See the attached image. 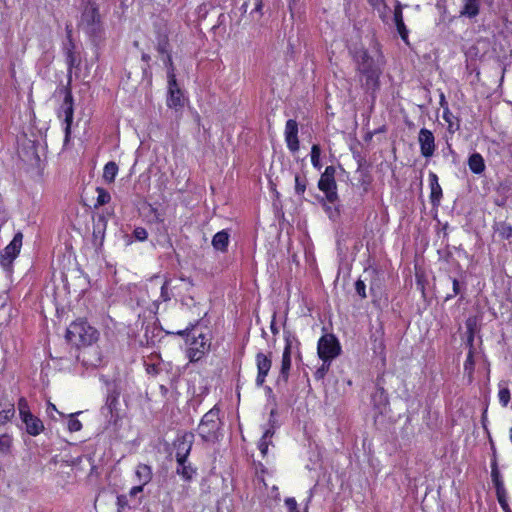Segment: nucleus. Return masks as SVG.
Masks as SVG:
<instances>
[{"instance_id":"a19ab883","label":"nucleus","mask_w":512,"mask_h":512,"mask_svg":"<svg viewBox=\"0 0 512 512\" xmlns=\"http://www.w3.org/2000/svg\"><path fill=\"white\" fill-rule=\"evenodd\" d=\"M169 284H170V281L166 280L161 287L160 298L164 302H167L171 299V292H170Z\"/></svg>"},{"instance_id":"0e129e2a","label":"nucleus","mask_w":512,"mask_h":512,"mask_svg":"<svg viewBox=\"0 0 512 512\" xmlns=\"http://www.w3.org/2000/svg\"><path fill=\"white\" fill-rule=\"evenodd\" d=\"M180 279H181L182 281L187 282L190 286H192V285H193L192 281H191L189 278L181 277Z\"/></svg>"},{"instance_id":"6e6552de","label":"nucleus","mask_w":512,"mask_h":512,"mask_svg":"<svg viewBox=\"0 0 512 512\" xmlns=\"http://www.w3.org/2000/svg\"><path fill=\"white\" fill-rule=\"evenodd\" d=\"M119 396L120 392L116 388L109 391L105 404L101 408L102 415L110 422L116 423L120 418L119 415Z\"/></svg>"},{"instance_id":"9b49d317","label":"nucleus","mask_w":512,"mask_h":512,"mask_svg":"<svg viewBox=\"0 0 512 512\" xmlns=\"http://www.w3.org/2000/svg\"><path fill=\"white\" fill-rule=\"evenodd\" d=\"M167 105L170 108L179 109L184 106V100L181 90L177 86L176 77L173 69L168 72V98Z\"/></svg>"},{"instance_id":"4d7b16f0","label":"nucleus","mask_w":512,"mask_h":512,"mask_svg":"<svg viewBox=\"0 0 512 512\" xmlns=\"http://www.w3.org/2000/svg\"><path fill=\"white\" fill-rule=\"evenodd\" d=\"M440 106H441L443 109H444V107H448V103H447V101H446L445 96H444V94H443V93L440 95Z\"/></svg>"},{"instance_id":"393cba45","label":"nucleus","mask_w":512,"mask_h":512,"mask_svg":"<svg viewBox=\"0 0 512 512\" xmlns=\"http://www.w3.org/2000/svg\"><path fill=\"white\" fill-rule=\"evenodd\" d=\"M135 474L140 484L144 486L152 479L151 467L146 464H139L136 468Z\"/></svg>"},{"instance_id":"2eb2a0df","label":"nucleus","mask_w":512,"mask_h":512,"mask_svg":"<svg viewBox=\"0 0 512 512\" xmlns=\"http://www.w3.org/2000/svg\"><path fill=\"white\" fill-rule=\"evenodd\" d=\"M285 142L288 149L295 153L299 150V139H298V123L294 119H289L285 125Z\"/></svg>"},{"instance_id":"2f4dec72","label":"nucleus","mask_w":512,"mask_h":512,"mask_svg":"<svg viewBox=\"0 0 512 512\" xmlns=\"http://www.w3.org/2000/svg\"><path fill=\"white\" fill-rule=\"evenodd\" d=\"M307 178L305 175H295V193L298 196H303L306 191Z\"/></svg>"},{"instance_id":"864d4df0","label":"nucleus","mask_w":512,"mask_h":512,"mask_svg":"<svg viewBox=\"0 0 512 512\" xmlns=\"http://www.w3.org/2000/svg\"><path fill=\"white\" fill-rule=\"evenodd\" d=\"M394 21H395V24L400 23V22H404L403 21L402 10H401V8L399 6L395 8V11H394Z\"/></svg>"},{"instance_id":"e433bc0d","label":"nucleus","mask_w":512,"mask_h":512,"mask_svg":"<svg viewBox=\"0 0 512 512\" xmlns=\"http://www.w3.org/2000/svg\"><path fill=\"white\" fill-rule=\"evenodd\" d=\"M495 490H496L497 500H498L501 508H506L505 506H506V504H508V502H507V491H506L505 487H500Z\"/></svg>"},{"instance_id":"69168bd1","label":"nucleus","mask_w":512,"mask_h":512,"mask_svg":"<svg viewBox=\"0 0 512 512\" xmlns=\"http://www.w3.org/2000/svg\"><path fill=\"white\" fill-rule=\"evenodd\" d=\"M505 507L506 508H502L504 510V512H512L508 504H506Z\"/></svg>"},{"instance_id":"4be33fe9","label":"nucleus","mask_w":512,"mask_h":512,"mask_svg":"<svg viewBox=\"0 0 512 512\" xmlns=\"http://www.w3.org/2000/svg\"><path fill=\"white\" fill-rule=\"evenodd\" d=\"M469 169L475 174H481L485 170L484 158L479 153H473L468 159Z\"/></svg>"},{"instance_id":"de8ad7c7","label":"nucleus","mask_w":512,"mask_h":512,"mask_svg":"<svg viewBox=\"0 0 512 512\" xmlns=\"http://www.w3.org/2000/svg\"><path fill=\"white\" fill-rule=\"evenodd\" d=\"M452 284H453V293L452 294H448L445 297L446 301L450 300L451 298H453L454 296H456V295H458L460 293V285H459L458 280L454 278L452 280Z\"/></svg>"},{"instance_id":"4468645a","label":"nucleus","mask_w":512,"mask_h":512,"mask_svg":"<svg viewBox=\"0 0 512 512\" xmlns=\"http://www.w3.org/2000/svg\"><path fill=\"white\" fill-rule=\"evenodd\" d=\"M255 361L257 366L256 385L260 387L264 384L266 376L268 375L271 369V355L264 354L263 352H258L256 354Z\"/></svg>"},{"instance_id":"3c124183","label":"nucleus","mask_w":512,"mask_h":512,"mask_svg":"<svg viewBox=\"0 0 512 512\" xmlns=\"http://www.w3.org/2000/svg\"><path fill=\"white\" fill-rule=\"evenodd\" d=\"M127 505V499L124 495H119L117 497V506H118V512H122V510Z\"/></svg>"},{"instance_id":"a18cd8bd","label":"nucleus","mask_w":512,"mask_h":512,"mask_svg":"<svg viewBox=\"0 0 512 512\" xmlns=\"http://www.w3.org/2000/svg\"><path fill=\"white\" fill-rule=\"evenodd\" d=\"M395 25H396V28H397V31H398L400 37L402 38V40L404 42L407 43L408 42V30H407L404 22H400Z\"/></svg>"},{"instance_id":"9d476101","label":"nucleus","mask_w":512,"mask_h":512,"mask_svg":"<svg viewBox=\"0 0 512 512\" xmlns=\"http://www.w3.org/2000/svg\"><path fill=\"white\" fill-rule=\"evenodd\" d=\"M73 97L69 89H65V97L59 110V116H64L65 122V143L69 141L71 124L73 121Z\"/></svg>"},{"instance_id":"ddd939ff","label":"nucleus","mask_w":512,"mask_h":512,"mask_svg":"<svg viewBox=\"0 0 512 512\" xmlns=\"http://www.w3.org/2000/svg\"><path fill=\"white\" fill-rule=\"evenodd\" d=\"M418 144L420 153L425 158H431L436 150L435 136L427 128H421L418 133Z\"/></svg>"},{"instance_id":"c85d7f7f","label":"nucleus","mask_w":512,"mask_h":512,"mask_svg":"<svg viewBox=\"0 0 512 512\" xmlns=\"http://www.w3.org/2000/svg\"><path fill=\"white\" fill-rule=\"evenodd\" d=\"M495 232L502 239H509L512 236V226L506 222H499L495 226Z\"/></svg>"},{"instance_id":"7ed1b4c3","label":"nucleus","mask_w":512,"mask_h":512,"mask_svg":"<svg viewBox=\"0 0 512 512\" xmlns=\"http://www.w3.org/2000/svg\"><path fill=\"white\" fill-rule=\"evenodd\" d=\"M178 334L187 336L189 342L188 357L191 361L200 360L205 352L209 350L210 342L205 333L186 328L179 331Z\"/></svg>"},{"instance_id":"a878e982","label":"nucleus","mask_w":512,"mask_h":512,"mask_svg":"<svg viewBox=\"0 0 512 512\" xmlns=\"http://www.w3.org/2000/svg\"><path fill=\"white\" fill-rule=\"evenodd\" d=\"M443 119L447 123V129L450 133H454L460 127L457 117L453 115L449 107H444Z\"/></svg>"},{"instance_id":"0eeeda50","label":"nucleus","mask_w":512,"mask_h":512,"mask_svg":"<svg viewBox=\"0 0 512 512\" xmlns=\"http://www.w3.org/2000/svg\"><path fill=\"white\" fill-rule=\"evenodd\" d=\"M285 347L282 354L280 377L284 381L288 380L291 368V355L294 349L298 348L299 342L290 332H285Z\"/></svg>"},{"instance_id":"72a5a7b5","label":"nucleus","mask_w":512,"mask_h":512,"mask_svg":"<svg viewBox=\"0 0 512 512\" xmlns=\"http://www.w3.org/2000/svg\"><path fill=\"white\" fill-rule=\"evenodd\" d=\"M474 366H475L474 351L472 348H470V350L467 354V358L464 362V371L468 373L469 377L472 376V373L474 371Z\"/></svg>"},{"instance_id":"7c9ffc66","label":"nucleus","mask_w":512,"mask_h":512,"mask_svg":"<svg viewBox=\"0 0 512 512\" xmlns=\"http://www.w3.org/2000/svg\"><path fill=\"white\" fill-rule=\"evenodd\" d=\"M310 155H311V163H312L313 167L317 170H320L322 168V163L320 161V156H321L320 146L317 144L312 145Z\"/></svg>"},{"instance_id":"aec40b11","label":"nucleus","mask_w":512,"mask_h":512,"mask_svg":"<svg viewBox=\"0 0 512 512\" xmlns=\"http://www.w3.org/2000/svg\"><path fill=\"white\" fill-rule=\"evenodd\" d=\"M15 414L14 404L6 397L0 398V424L7 423Z\"/></svg>"},{"instance_id":"1a4fd4ad","label":"nucleus","mask_w":512,"mask_h":512,"mask_svg":"<svg viewBox=\"0 0 512 512\" xmlns=\"http://www.w3.org/2000/svg\"><path fill=\"white\" fill-rule=\"evenodd\" d=\"M23 235L18 232L14 235L12 241L4 248L0 255V264L3 267H9L19 255L22 247Z\"/></svg>"},{"instance_id":"5fc2aeb1","label":"nucleus","mask_w":512,"mask_h":512,"mask_svg":"<svg viewBox=\"0 0 512 512\" xmlns=\"http://www.w3.org/2000/svg\"><path fill=\"white\" fill-rule=\"evenodd\" d=\"M143 487H144V485H142V484L132 487L130 490V495L136 496L138 493L143 491Z\"/></svg>"},{"instance_id":"6e6d98bb","label":"nucleus","mask_w":512,"mask_h":512,"mask_svg":"<svg viewBox=\"0 0 512 512\" xmlns=\"http://www.w3.org/2000/svg\"><path fill=\"white\" fill-rule=\"evenodd\" d=\"M262 8H263V2L262 0H256L255 2V8L253 11L257 12V13H262Z\"/></svg>"},{"instance_id":"a211bd4d","label":"nucleus","mask_w":512,"mask_h":512,"mask_svg":"<svg viewBox=\"0 0 512 512\" xmlns=\"http://www.w3.org/2000/svg\"><path fill=\"white\" fill-rule=\"evenodd\" d=\"M430 200L433 206H438L442 198V188L438 182V176L434 172L429 173Z\"/></svg>"},{"instance_id":"bf43d9fd","label":"nucleus","mask_w":512,"mask_h":512,"mask_svg":"<svg viewBox=\"0 0 512 512\" xmlns=\"http://www.w3.org/2000/svg\"><path fill=\"white\" fill-rule=\"evenodd\" d=\"M377 396H379L380 398H383L385 401L387 400L385 391L383 388H380L374 397H377Z\"/></svg>"},{"instance_id":"09e8293b","label":"nucleus","mask_w":512,"mask_h":512,"mask_svg":"<svg viewBox=\"0 0 512 512\" xmlns=\"http://www.w3.org/2000/svg\"><path fill=\"white\" fill-rule=\"evenodd\" d=\"M67 34H68L69 44L67 46H65L66 58L68 56H74V53H73L74 44L71 40V30H69L68 28H67Z\"/></svg>"},{"instance_id":"052dcab7","label":"nucleus","mask_w":512,"mask_h":512,"mask_svg":"<svg viewBox=\"0 0 512 512\" xmlns=\"http://www.w3.org/2000/svg\"><path fill=\"white\" fill-rule=\"evenodd\" d=\"M491 471H499L497 461L495 458L491 462Z\"/></svg>"},{"instance_id":"338daca9","label":"nucleus","mask_w":512,"mask_h":512,"mask_svg":"<svg viewBox=\"0 0 512 512\" xmlns=\"http://www.w3.org/2000/svg\"><path fill=\"white\" fill-rule=\"evenodd\" d=\"M49 407L51 408V410H54V411H56V407H55V405H54V404H52V403H49Z\"/></svg>"},{"instance_id":"680f3d73","label":"nucleus","mask_w":512,"mask_h":512,"mask_svg":"<svg viewBox=\"0 0 512 512\" xmlns=\"http://www.w3.org/2000/svg\"><path fill=\"white\" fill-rule=\"evenodd\" d=\"M270 328L273 334L278 333V328L276 327L274 320L272 321Z\"/></svg>"},{"instance_id":"4c0bfd02","label":"nucleus","mask_w":512,"mask_h":512,"mask_svg":"<svg viewBox=\"0 0 512 512\" xmlns=\"http://www.w3.org/2000/svg\"><path fill=\"white\" fill-rule=\"evenodd\" d=\"M74 416L75 414H71L70 419L68 421V430L70 432H78L82 429V423Z\"/></svg>"},{"instance_id":"e2e57ef3","label":"nucleus","mask_w":512,"mask_h":512,"mask_svg":"<svg viewBox=\"0 0 512 512\" xmlns=\"http://www.w3.org/2000/svg\"><path fill=\"white\" fill-rule=\"evenodd\" d=\"M141 58L144 62H149L151 59L150 55L146 53H143Z\"/></svg>"},{"instance_id":"f03ea898","label":"nucleus","mask_w":512,"mask_h":512,"mask_svg":"<svg viewBox=\"0 0 512 512\" xmlns=\"http://www.w3.org/2000/svg\"><path fill=\"white\" fill-rule=\"evenodd\" d=\"M353 59L356 62L357 70L366 77V84L374 85L378 80L380 71L368 51L364 48L356 49L353 53Z\"/></svg>"},{"instance_id":"412c9836","label":"nucleus","mask_w":512,"mask_h":512,"mask_svg":"<svg viewBox=\"0 0 512 512\" xmlns=\"http://www.w3.org/2000/svg\"><path fill=\"white\" fill-rule=\"evenodd\" d=\"M106 225H107V222L104 219V217H99L98 220L96 222H94V224H93V239L95 242H98V243H94V245H96V246L102 245L104 235H105Z\"/></svg>"},{"instance_id":"13d9d810","label":"nucleus","mask_w":512,"mask_h":512,"mask_svg":"<svg viewBox=\"0 0 512 512\" xmlns=\"http://www.w3.org/2000/svg\"><path fill=\"white\" fill-rule=\"evenodd\" d=\"M66 59H67V64H68L69 68H72L75 63V56H68Z\"/></svg>"},{"instance_id":"f704fd0d","label":"nucleus","mask_w":512,"mask_h":512,"mask_svg":"<svg viewBox=\"0 0 512 512\" xmlns=\"http://www.w3.org/2000/svg\"><path fill=\"white\" fill-rule=\"evenodd\" d=\"M322 361V365L314 372V378L316 380H322L330 368V362H325V360Z\"/></svg>"},{"instance_id":"79ce46f5","label":"nucleus","mask_w":512,"mask_h":512,"mask_svg":"<svg viewBox=\"0 0 512 512\" xmlns=\"http://www.w3.org/2000/svg\"><path fill=\"white\" fill-rule=\"evenodd\" d=\"M355 290L357 294L360 296L361 299H365L367 297L366 295V284L363 280L358 279L355 282Z\"/></svg>"},{"instance_id":"37998d69","label":"nucleus","mask_w":512,"mask_h":512,"mask_svg":"<svg viewBox=\"0 0 512 512\" xmlns=\"http://www.w3.org/2000/svg\"><path fill=\"white\" fill-rule=\"evenodd\" d=\"M491 478L492 482L494 484L495 489H498L500 487H505L504 482L502 480L500 471H491Z\"/></svg>"},{"instance_id":"39448f33","label":"nucleus","mask_w":512,"mask_h":512,"mask_svg":"<svg viewBox=\"0 0 512 512\" xmlns=\"http://www.w3.org/2000/svg\"><path fill=\"white\" fill-rule=\"evenodd\" d=\"M79 25L89 35L99 33L101 29V18L99 10L94 4L85 6Z\"/></svg>"},{"instance_id":"dca6fc26","label":"nucleus","mask_w":512,"mask_h":512,"mask_svg":"<svg viewBox=\"0 0 512 512\" xmlns=\"http://www.w3.org/2000/svg\"><path fill=\"white\" fill-rule=\"evenodd\" d=\"M318 188L325 193L326 199L330 203H335L338 199L337 184L335 178L321 176L318 181Z\"/></svg>"},{"instance_id":"cd10ccee","label":"nucleus","mask_w":512,"mask_h":512,"mask_svg":"<svg viewBox=\"0 0 512 512\" xmlns=\"http://www.w3.org/2000/svg\"><path fill=\"white\" fill-rule=\"evenodd\" d=\"M118 173V166L115 162H108L104 166L103 178L108 182H113Z\"/></svg>"},{"instance_id":"473e14b6","label":"nucleus","mask_w":512,"mask_h":512,"mask_svg":"<svg viewBox=\"0 0 512 512\" xmlns=\"http://www.w3.org/2000/svg\"><path fill=\"white\" fill-rule=\"evenodd\" d=\"M157 50L161 54H167V62L170 64V66H172V58L169 54V43L167 37H164L158 41ZM171 69H173V67H171Z\"/></svg>"},{"instance_id":"49530a36","label":"nucleus","mask_w":512,"mask_h":512,"mask_svg":"<svg viewBox=\"0 0 512 512\" xmlns=\"http://www.w3.org/2000/svg\"><path fill=\"white\" fill-rule=\"evenodd\" d=\"M285 505L287 506L289 512H299L298 505H297L295 498H293V497L286 498Z\"/></svg>"},{"instance_id":"5701e85b","label":"nucleus","mask_w":512,"mask_h":512,"mask_svg":"<svg viewBox=\"0 0 512 512\" xmlns=\"http://www.w3.org/2000/svg\"><path fill=\"white\" fill-rule=\"evenodd\" d=\"M229 243V234L225 231L217 232L212 239V245L216 250L226 251Z\"/></svg>"},{"instance_id":"20e7f679","label":"nucleus","mask_w":512,"mask_h":512,"mask_svg":"<svg viewBox=\"0 0 512 512\" xmlns=\"http://www.w3.org/2000/svg\"><path fill=\"white\" fill-rule=\"evenodd\" d=\"M219 414L220 409L214 406L202 417L198 425V433L204 441H215L218 438L217 433L221 424Z\"/></svg>"},{"instance_id":"603ef678","label":"nucleus","mask_w":512,"mask_h":512,"mask_svg":"<svg viewBox=\"0 0 512 512\" xmlns=\"http://www.w3.org/2000/svg\"><path fill=\"white\" fill-rule=\"evenodd\" d=\"M375 9L381 10L385 9L386 5L384 3V0H367Z\"/></svg>"},{"instance_id":"423d86ee","label":"nucleus","mask_w":512,"mask_h":512,"mask_svg":"<svg viewBox=\"0 0 512 512\" xmlns=\"http://www.w3.org/2000/svg\"><path fill=\"white\" fill-rule=\"evenodd\" d=\"M340 350V344L333 334H325L318 341V356L325 362H331L340 354Z\"/></svg>"},{"instance_id":"c03bdc74","label":"nucleus","mask_w":512,"mask_h":512,"mask_svg":"<svg viewBox=\"0 0 512 512\" xmlns=\"http://www.w3.org/2000/svg\"><path fill=\"white\" fill-rule=\"evenodd\" d=\"M133 236L139 241H144L147 239L148 233L145 228L136 227L133 231Z\"/></svg>"},{"instance_id":"6ab92c4d","label":"nucleus","mask_w":512,"mask_h":512,"mask_svg":"<svg viewBox=\"0 0 512 512\" xmlns=\"http://www.w3.org/2000/svg\"><path fill=\"white\" fill-rule=\"evenodd\" d=\"M177 468L176 473L184 481L190 482L197 473V469L187 460L176 461Z\"/></svg>"},{"instance_id":"ea45409f","label":"nucleus","mask_w":512,"mask_h":512,"mask_svg":"<svg viewBox=\"0 0 512 512\" xmlns=\"http://www.w3.org/2000/svg\"><path fill=\"white\" fill-rule=\"evenodd\" d=\"M11 447V438L8 435L0 436V453H7Z\"/></svg>"},{"instance_id":"8fccbe9b","label":"nucleus","mask_w":512,"mask_h":512,"mask_svg":"<svg viewBox=\"0 0 512 512\" xmlns=\"http://www.w3.org/2000/svg\"><path fill=\"white\" fill-rule=\"evenodd\" d=\"M336 169L334 166H327L321 176L335 178Z\"/></svg>"},{"instance_id":"774afa93","label":"nucleus","mask_w":512,"mask_h":512,"mask_svg":"<svg viewBox=\"0 0 512 512\" xmlns=\"http://www.w3.org/2000/svg\"><path fill=\"white\" fill-rule=\"evenodd\" d=\"M509 438H510V441L512 442V427L509 430Z\"/></svg>"},{"instance_id":"c9c22d12","label":"nucleus","mask_w":512,"mask_h":512,"mask_svg":"<svg viewBox=\"0 0 512 512\" xmlns=\"http://www.w3.org/2000/svg\"><path fill=\"white\" fill-rule=\"evenodd\" d=\"M18 410H19L20 418L26 417V415L31 414L28 402L23 397H21L18 401Z\"/></svg>"},{"instance_id":"f257e3e1","label":"nucleus","mask_w":512,"mask_h":512,"mask_svg":"<svg viewBox=\"0 0 512 512\" xmlns=\"http://www.w3.org/2000/svg\"><path fill=\"white\" fill-rule=\"evenodd\" d=\"M97 338V330L82 319L72 322L66 332L67 341L77 348L89 347Z\"/></svg>"},{"instance_id":"c756f323","label":"nucleus","mask_w":512,"mask_h":512,"mask_svg":"<svg viewBox=\"0 0 512 512\" xmlns=\"http://www.w3.org/2000/svg\"><path fill=\"white\" fill-rule=\"evenodd\" d=\"M96 192H97V199H96V203L94 205L95 208H98V207L103 206L110 202L111 196L107 190H105L104 188H101V187H97Z\"/></svg>"},{"instance_id":"bb28decb","label":"nucleus","mask_w":512,"mask_h":512,"mask_svg":"<svg viewBox=\"0 0 512 512\" xmlns=\"http://www.w3.org/2000/svg\"><path fill=\"white\" fill-rule=\"evenodd\" d=\"M273 435H274V430L271 428L267 429L264 432L263 436L261 437V439L258 443V448L263 457H265L267 455L268 447L271 444V438L273 437Z\"/></svg>"},{"instance_id":"58836bf2","label":"nucleus","mask_w":512,"mask_h":512,"mask_svg":"<svg viewBox=\"0 0 512 512\" xmlns=\"http://www.w3.org/2000/svg\"><path fill=\"white\" fill-rule=\"evenodd\" d=\"M500 403L505 407L508 405L510 401V391L508 388L504 387L499 390L498 393Z\"/></svg>"},{"instance_id":"f8f14e48","label":"nucleus","mask_w":512,"mask_h":512,"mask_svg":"<svg viewBox=\"0 0 512 512\" xmlns=\"http://www.w3.org/2000/svg\"><path fill=\"white\" fill-rule=\"evenodd\" d=\"M194 442V434L191 432L183 433L178 436L173 445L176 450V461L187 460Z\"/></svg>"},{"instance_id":"b1692460","label":"nucleus","mask_w":512,"mask_h":512,"mask_svg":"<svg viewBox=\"0 0 512 512\" xmlns=\"http://www.w3.org/2000/svg\"><path fill=\"white\" fill-rule=\"evenodd\" d=\"M460 14L468 18L476 17L479 14V0H464Z\"/></svg>"},{"instance_id":"f3484780","label":"nucleus","mask_w":512,"mask_h":512,"mask_svg":"<svg viewBox=\"0 0 512 512\" xmlns=\"http://www.w3.org/2000/svg\"><path fill=\"white\" fill-rule=\"evenodd\" d=\"M25 424L26 432L31 436H37L44 430L43 422L32 413L21 418Z\"/></svg>"}]
</instances>
